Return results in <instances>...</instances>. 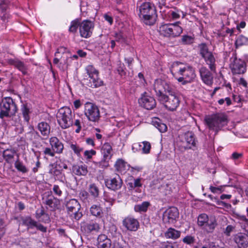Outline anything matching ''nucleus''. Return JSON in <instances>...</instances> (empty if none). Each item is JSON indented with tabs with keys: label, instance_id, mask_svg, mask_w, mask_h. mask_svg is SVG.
<instances>
[{
	"label": "nucleus",
	"instance_id": "obj_1",
	"mask_svg": "<svg viewBox=\"0 0 248 248\" xmlns=\"http://www.w3.org/2000/svg\"><path fill=\"white\" fill-rule=\"evenodd\" d=\"M170 71L172 74L181 76L177 80L179 82H183V84L191 82L195 77L194 70L191 66L178 62L173 63Z\"/></svg>",
	"mask_w": 248,
	"mask_h": 248
},
{
	"label": "nucleus",
	"instance_id": "obj_2",
	"mask_svg": "<svg viewBox=\"0 0 248 248\" xmlns=\"http://www.w3.org/2000/svg\"><path fill=\"white\" fill-rule=\"evenodd\" d=\"M139 16L146 25H153L157 18L156 9L154 5L150 2L142 3L139 7Z\"/></svg>",
	"mask_w": 248,
	"mask_h": 248
},
{
	"label": "nucleus",
	"instance_id": "obj_3",
	"mask_svg": "<svg viewBox=\"0 0 248 248\" xmlns=\"http://www.w3.org/2000/svg\"><path fill=\"white\" fill-rule=\"evenodd\" d=\"M204 121L209 129L215 131L216 134L228 124L227 117L224 114H216L206 116Z\"/></svg>",
	"mask_w": 248,
	"mask_h": 248
},
{
	"label": "nucleus",
	"instance_id": "obj_4",
	"mask_svg": "<svg viewBox=\"0 0 248 248\" xmlns=\"http://www.w3.org/2000/svg\"><path fill=\"white\" fill-rule=\"evenodd\" d=\"M57 122L62 129H66L73 125V115L71 109L67 107L60 108L56 115Z\"/></svg>",
	"mask_w": 248,
	"mask_h": 248
},
{
	"label": "nucleus",
	"instance_id": "obj_5",
	"mask_svg": "<svg viewBox=\"0 0 248 248\" xmlns=\"http://www.w3.org/2000/svg\"><path fill=\"white\" fill-rule=\"evenodd\" d=\"M17 111V107L13 99L6 97L2 99L0 103V118L9 117L14 115Z\"/></svg>",
	"mask_w": 248,
	"mask_h": 248
},
{
	"label": "nucleus",
	"instance_id": "obj_6",
	"mask_svg": "<svg viewBox=\"0 0 248 248\" xmlns=\"http://www.w3.org/2000/svg\"><path fill=\"white\" fill-rule=\"evenodd\" d=\"M180 22L173 24H166L159 27V32L164 36L168 37H175L179 36L182 32L183 30L179 26Z\"/></svg>",
	"mask_w": 248,
	"mask_h": 248
},
{
	"label": "nucleus",
	"instance_id": "obj_7",
	"mask_svg": "<svg viewBox=\"0 0 248 248\" xmlns=\"http://www.w3.org/2000/svg\"><path fill=\"white\" fill-rule=\"evenodd\" d=\"M168 94V95L161 96L158 100L164 104V107L167 109L174 111L179 106L180 100L173 91Z\"/></svg>",
	"mask_w": 248,
	"mask_h": 248
},
{
	"label": "nucleus",
	"instance_id": "obj_8",
	"mask_svg": "<svg viewBox=\"0 0 248 248\" xmlns=\"http://www.w3.org/2000/svg\"><path fill=\"white\" fill-rule=\"evenodd\" d=\"M179 142L185 150L192 149L196 146L197 141L195 140V135L192 131H187L182 133L179 136Z\"/></svg>",
	"mask_w": 248,
	"mask_h": 248
},
{
	"label": "nucleus",
	"instance_id": "obj_9",
	"mask_svg": "<svg viewBox=\"0 0 248 248\" xmlns=\"http://www.w3.org/2000/svg\"><path fill=\"white\" fill-rule=\"evenodd\" d=\"M154 87L158 100L161 96H165L167 93H169L173 91L170 84L160 79L155 80Z\"/></svg>",
	"mask_w": 248,
	"mask_h": 248
},
{
	"label": "nucleus",
	"instance_id": "obj_10",
	"mask_svg": "<svg viewBox=\"0 0 248 248\" xmlns=\"http://www.w3.org/2000/svg\"><path fill=\"white\" fill-rule=\"evenodd\" d=\"M84 113L89 121L94 122L98 121L100 117L98 107L90 102L85 104Z\"/></svg>",
	"mask_w": 248,
	"mask_h": 248
},
{
	"label": "nucleus",
	"instance_id": "obj_11",
	"mask_svg": "<svg viewBox=\"0 0 248 248\" xmlns=\"http://www.w3.org/2000/svg\"><path fill=\"white\" fill-rule=\"evenodd\" d=\"M66 206L68 214L75 219L79 220L82 217V213L79 211L80 205L77 200L71 199L67 202Z\"/></svg>",
	"mask_w": 248,
	"mask_h": 248
},
{
	"label": "nucleus",
	"instance_id": "obj_12",
	"mask_svg": "<svg viewBox=\"0 0 248 248\" xmlns=\"http://www.w3.org/2000/svg\"><path fill=\"white\" fill-rule=\"evenodd\" d=\"M230 67L233 74H242L246 71V64L244 61L237 59L236 56L230 59Z\"/></svg>",
	"mask_w": 248,
	"mask_h": 248
},
{
	"label": "nucleus",
	"instance_id": "obj_13",
	"mask_svg": "<svg viewBox=\"0 0 248 248\" xmlns=\"http://www.w3.org/2000/svg\"><path fill=\"white\" fill-rule=\"evenodd\" d=\"M105 184L108 188L115 191L122 187L123 182L120 176L115 174L113 176L106 178Z\"/></svg>",
	"mask_w": 248,
	"mask_h": 248
},
{
	"label": "nucleus",
	"instance_id": "obj_14",
	"mask_svg": "<svg viewBox=\"0 0 248 248\" xmlns=\"http://www.w3.org/2000/svg\"><path fill=\"white\" fill-rule=\"evenodd\" d=\"M94 28L93 23L88 20H83L80 23L79 33L82 37L88 38L92 34Z\"/></svg>",
	"mask_w": 248,
	"mask_h": 248
},
{
	"label": "nucleus",
	"instance_id": "obj_15",
	"mask_svg": "<svg viewBox=\"0 0 248 248\" xmlns=\"http://www.w3.org/2000/svg\"><path fill=\"white\" fill-rule=\"evenodd\" d=\"M179 215V213L176 207H170L163 213V221L165 223H173L178 218Z\"/></svg>",
	"mask_w": 248,
	"mask_h": 248
},
{
	"label": "nucleus",
	"instance_id": "obj_16",
	"mask_svg": "<svg viewBox=\"0 0 248 248\" xmlns=\"http://www.w3.org/2000/svg\"><path fill=\"white\" fill-rule=\"evenodd\" d=\"M139 103L140 106L148 110L154 108L156 105L154 97L148 95L146 93L142 94L139 99Z\"/></svg>",
	"mask_w": 248,
	"mask_h": 248
},
{
	"label": "nucleus",
	"instance_id": "obj_17",
	"mask_svg": "<svg viewBox=\"0 0 248 248\" xmlns=\"http://www.w3.org/2000/svg\"><path fill=\"white\" fill-rule=\"evenodd\" d=\"M123 226L129 231H136L140 227L138 220L131 217H127L123 220Z\"/></svg>",
	"mask_w": 248,
	"mask_h": 248
},
{
	"label": "nucleus",
	"instance_id": "obj_18",
	"mask_svg": "<svg viewBox=\"0 0 248 248\" xmlns=\"http://www.w3.org/2000/svg\"><path fill=\"white\" fill-rule=\"evenodd\" d=\"M43 200L44 203L53 210L58 208V205L60 204V201L52 195L51 192H48Z\"/></svg>",
	"mask_w": 248,
	"mask_h": 248
},
{
	"label": "nucleus",
	"instance_id": "obj_19",
	"mask_svg": "<svg viewBox=\"0 0 248 248\" xmlns=\"http://www.w3.org/2000/svg\"><path fill=\"white\" fill-rule=\"evenodd\" d=\"M234 241L238 248H246L248 247V235L242 233L234 236Z\"/></svg>",
	"mask_w": 248,
	"mask_h": 248
},
{
	"label": "nucleus",
	"instance_id": "obj_20",
	"mask_svg": "<svg viewBox=\"0 0 248 248\" xmlns=\"http://www.w3.org/2000/svg\"><path fill=\"white\" fill-rule=\"evenodd\" d=\"M200 76L203 82L207 85H211L213 81V77L211 73L205 67H202L200 69Z\"/></svg>",
	"mask_w": 248,
	"mask_h": 248
},
{
	"label": "nucleus",
	"instance_id": "obj_21",
	"mask_svg": "<svg viewBox=\"0 0 248 248\" xmlns=\"http://www.w3.org/2000/svg\"><path fill=\"white\" fill-rule=\"evenodd\" d=\"M49 143L51 147L54 149L56 154H61L62 153L64 146L63 144L58 138L52 137L49 139Z\"/></svg>",
	"mask_w": 248,
	"mask_h": 248
},
{
	"label": "nucleus",
	"instance_id": "obj_22",
	"mask_svg": "<svg viewBox=\"0 0 248 248\" xmlns=\"http://www.w3.org/2000/svg\"><path fill=\"white\" fill-rule=\"evenodd\" d=\"M9 63L14 66L18 70L21 71L23 75L28 74V67L25 63L18 59H10L9 60Z\"/></svg>",
	"mask_w": 248,
	"mask_h": 248
},
{
	"label": "nucleus",
	"instance_id": "obj_23",
	"mask_svg": "<svg viewBox=\"0 0 248 248\" xmlns=\"http://www.w3.org/2000/svg\"><path fill=\"white\" fill-rule=\"evenodd\" d=\"M111 241L105 234H100L97 238V246L98 248H110Z\"/></svg>",
	"mask_w": 248,
	"mask_h": 248
},
{
	"label": "nucleus",
	"instance_id": "obj_24",
	"mask_svg": "<svg viewBox=\"0 0 248 248\" xmlns=\"http://www.w3.org/2000/svg\"><path fill=\"white\" fill-rule=\"evenodd\" d=\"M37 129L40 131L41 134L44 137V139H47L50 133V126L48 123L45 122H41L38 124Z\"/></svg>",
	"mask_w": 248,
	"mask_h": 248
},
{
	"label": "nucleus",
	"instance_id": "obj_25",
	"mask_svg": "<svg viewBox=\"0 0 248 248\" xmlns=\"http://www.w3.org/2000/svg\"><path fill=\"white\" fill-rule=\"evenodd\" d=\"M211 71L216 73V59L212 52L203 57Z\"/></svg>",
	"mask_w": 248,
	"mask_h": 248
},
{
	"label": "nucleus",
	"instance_id": "obj_26",
	"mask_svg": "<svg viewBox=\"0 0 248 248\" xmlns=\"http://www.w3.org/2000/svg\"><path fill=\"white\" fill-rule=\"evenodd\" d=\"M112 146L110 143L106 142L103 145L101 151L103 154V158L105 161L110 159L112 156Z\"/></svg>",
	"mask_w": 248,
	"mask_h": 248
},
{
	"label": "nucleus",
	"instance_id": "obj_27",
	"mask_svg": "<svg viewBox=\"0 0 248 248\" xmlns=\"http://www.w3.org/2000/svg\"><path fill=\"white\" fill-rule=\"evenodd\" d=\"M81 228L87 233H90L93 231L98 232L100 229L99 224L95 222H90L84 224L81 226Z\"/></svg>",
	"mask_w": 248,
	"mask_h": 248
},
{
	"label": "nucleus",
	"instance_id": "obj_28",
	"mask_svg": "<svg viewBox=\"0 0 248 248\" xmlns=\"http://www.w3.org/2000/svg\"><path fill=\"white\" fill-rule=\"evenodd\" d=\"M90 80L87 85L91 88H98L103 85V81L99 78L98 75L89 77Z\"/></svg>",
	"mask_w": 248,
	"mask_h": 248
},
{
	"label": "nucleus",
	"instance_id": "obj_29",
	"mask_svg": "<svg viewBox=\"0 0 248 248\" xmlns=\"http://www.w3.org/2000/svg\"><path fill=\"white\" fill-rule=\"evenodd\" d=\"M72 171L76 175L78 176H85L88 173L87 167L86 165H74L72 167Z\"/></svg>",
	"mask_w": 248,
	"mask_h": 248
},
{
	"label": "nucleus",
	"instance_id": "obj_30",
	"mask_svg": "<svg viewBox=\"0 0 248 248\" xmlns=\"http://www.w3.org/2000/svg\"><path fill=\"white\" fill-rule=\"evenodd\" d=\"M181 232L176 230L172 228H169L165 233V235L167 238H171L172 239H176L180 237Z\"/></svg>",
	"mask_w": 248,
	"mask_h": 248
},
{
	"label": "nucleus",
	"instance_id": "obj_31",
	"mask_svg": "<svg viewBox=\"0 0 248 248\" xmlns=\"http://www.w3.org/2000/svg\"><path fill=\"white\" fill-rule=\"evenodd\" d=\"M217 221L214 217H211L204 226V229L208 232H212L217 226Z\"/></svg>",
	"mask_w": 248,
	"mask_h": 248
},
{
	"label": "nucleus",
	"instance_id": "obj_32",
	"mask_svg": "<svg viewBox=\"0 0 248 248\" xmlns=\"http://www.w3.org/2000/svg\"><path fill=\"white\" fill-rule=\"evenodd\" d=\"M92 215L98 217H101L103 215L102 208L100 204H93L90 208Z\"/></svg>",
	"mask_w": 248,
	"mask_h": 248
},
{
	"label": "nucleus",
	"instance_id": "obj_33",
	"mask_svg": "<svg viewBox=\"0 0 248 248\" xmlns=\"http://www.w3.org/2000/svg\"><path fill=\"white\" fill-rule=\"evenodd\" d=\"M15 152L11 150H6L3 152V156L6 161L8 163L13 162Z\"/></svg>",
	"mask_w": 248,
	"mask_h": 248
},
{
	"label": "nucleus",
	"instance_id": "obj_34",
	"mask_svg": "<svg viewBox=\"0 0 248 248\" xmlns=\"http://www.w3.org/2000/svg\"><path fill=\"white\" fill-rule=\"evenodd\" d=\"M21 110L25 121L28 122L30 119L29 116L31 113L30 108L27 104H23L21 106Z\"/></svg>",
	"mask_w": 248,
	"mask_h": 248
},
{
	"label": "nucleus",
	"instance_id": "obj_35",
	"mask_svg": "<svg viewBox=\"0 0 248 248\" xmlns=\"http://www.w3.org/2000/svg\"><path fill=\"white\" fill-rule=\"evenodd\" d=\"M150 203L148 202H144L141 204H137L135 206L134 209L136 212H146L150 206Z\"/></svg>",
	"mask_w": 248,
	"mask_h": 248
},
{
	"label": "nucleus",
	"instance_id": "obj_36",
	"mask_svg": "<svg viewBox=\"0 0 248 248\" xmlns=\"http://www.w3.org/2000/svg\"><path fill=\"white\" fill-rule=\"evenodd\" d=\"M198 47L199 50L200 54L202 58L211 52V51L209 50L208 46L205 43H202L199 44L198 46Z\"/></svg>",
	"mask_w": 248,
	"mask_h": 248
},
{
	"label": "nucleus",
	"instance_id": "obj_37",
	"mask_svg": "<svg viewBox=\"0 0 248 248\" xmlns=\"http://www.w3.org/2000/svg\"><path fill=\"white\" fill-rule=\"evenodd\" d=\"M22 221L23 225L28 226L30 228H32L34 226L36 225V221L30 217L22 218Z\"/></svg>",
	"mask_w": 248,
	"mask_h": 248
},
{
	"label": "nucleus",
	"instance_id": "obj_38",
	"mask_svg": "<svg viewBox=\"0 0 248 248\" xmlns=\"http://www.w3.org/2000/svg\"><path fill=\"white\" fill-rule=\"evenodd\" d=\"M89 191L91 195L95 198H97L99 195V188L94 183L89 185Z\"/></svg>",
	"mask_w": 248,
	"mask_h": 248
},
{
	"label": "nucleus",
	"instance_id": "obj_39",
	"mask_svg": "<svg viewBox=\"0 0 248 248\" xmlns=\"http://www.w3.org/2000/svg\"><path fill=\"white\" fill-rule=\"evenodd\" d=\"M15 167L19 171L23 173H27L28 171V169L22 162L19 160L18 158L15 163Z\"/></svg>",
	"mask_w": 248,
	"mask_h": 248
},
{
	"label": "nucleus",
	"instance_id": "obj_40",
	"mask_svg": "<svg viewBox=\"0 0 248 248\" xmlns=\"http://www.w3.org/2000/svg\"><path fill=\"white\" fill-rule=\"evenodd\" d=\"M7 5L1 4L0 5V12H1V18L3 21H5L9 17V15L6 12Z\"/></svg>",
	"mask_w": 248,
	"mask_h": 248
},
{
	"label": "nucleus",
	"instance_id": "obj_41",
	"mask_svg": "<svg viewBox=\"0 0 248 248\" xmlns=\"http://www.w3.org/2000/svg\"><path fill=\"white\" fill-rule=\"evenodd\" d=\"M209 218L207 215L205 214H201L199 216L198 218V225L201 227H204Z\"/></svg>",
	"mask_w": 248,
	"mask_h": 248
},
{
	"label": "nucleus",
	"instance_id": "obj_42",
	"mask_svg": "<svg viewBox=\"0 0 248 248\" xmlns=\"http://www.w3.org/2000/svg\"><path fill=\"white\" fill-rule=\"evenodd\" d=\"M236 46H241L248 45V38L243 36H239L235 41Z\"/></svg>",
	"mask_w": 248,
	"mask_h": 248
},
{
	"label": "nucleus",
	"instance_id": "obj_43",
	"mask_svg": "<svg viewBox=\"0 0 248 248\" xmlns=\"http://www.w3.org/2000/svg\"><path fill=\"white\" fill-rule=\"evenodd\" d=\"M80 23L79 20L76 19L71 22V25L69 28V31L72 33H75L77 31L78 27H79Z\"/></svg>",
	"mask_w": 248,
	"mask_h": 248
},
{
	"label": "nucleus",
	"instance_id": "obj_44",
	"mask_svg": "<svg viewBox=\"0 0 248 248\" xmlns=\"http://www.w3.org/2000/svg\"><path fill=\"white\" fill-rule=\"evenodd\" d=\"M86 71L87 74L89 75V77L92 76H94L95 75H98L99 72L98 70L95 69V68L92 65H89L86 67Z\"/></svg>",
	"mask_w": 248,
	"mask_h": 248
},
{
	"label": "nucleus",
	"instance_id": "obj_45",
	"mask_svg": "<svg viewBox=\"0 0 248 248\" xmlns=\"http://www.w3.org/2000/svg\"><path fill=\"white\" fill-rule=\"evenodd\" d=\"M194 37L187 35H183L181 39L182 42L185 45L192 44L194 42Z\"/></svg>",
	"mask_w": 248,
	"mask_h": 248
},
{
	"label": "nucleus",
	"instance_id": "obj_46",
	"mask_svg": "<svg viewBox=\"0 0 248 248\" xmlns=\"http://www.w3.org/2000/svg\"><path fill=\"white\" fill-rule=\"evenodd\" d=\"M125 161L122 159H119L115 164V167L118 171H122L125 167Z\"/></svg>",
	"mask_w": 248,
	"mask_h": 248
},
{
	"label": "nucleus",
	"instance_id": "obj_47",
	"mask_svg": "<svg viewBox=\"0 0 248 248\" xmlns=\"http://www.w3.org/2000/svg\"><path fill=\"white\" fill-rule=\"evenodd\" d=\"M50 168L49 170V173L54 176H58L61 174V171L57 169L56 165L54 164L49 165Z\"/></svg>",
	"mask_w": 248,
	"mask_h": 248
},
{
	"label": "nucleus",
	"instance_id": "obj_48",
	"mask_svg": "<svg viewBox=\"0 0 248 248\" xmlns=\"http://www.w3.org/2000/svg\"><path fill=\"white\" fill-rule=\"evenodd\" d=\"M79 197L80 200L86 203L89 202V195L86 191L81 190L79 194Z\"/></svg>",
	"mask_w": 248,
	"mask_h": 248
},
{
	"label": "nucleus",
	"instance_id": "obj_49",
	"mask_svg": "<svg viewBox=\"0 0 248 248\" xmlns=\"http://www.w3.org/2000/svg\"><path fill=\"white\" fill-rule=\"evenodd\" d=\"M43 154L46 155L54 157L55 156V154L56 153L52 148L46 147L43 151Z\"/></svg>",
	"mask_w": 248,
	"mask_h": 248
},
{
	"label": "nucleus",
	"instance_id": "obj_50",
	"mask_svg": "<svg viewBox=\"0 0 248 248\" xmlns=\"http://www.w3.org/2000/svg\"><path fill=\"white\" fill-rule=\"evenodd\" d=\"M70 147L74 153L78 155H80V153L83 150V149L80 148L77 144L71 143L70 145Z\"/></svg>",
	"mask_w": 248,
	"mask_h": 248
},
{
	"label": "nucleus",
	"instance_id": "obj_51",
	"mask_svg": "<svg viewBox=\"0 0 248 248\" xmlns=\"http://www.w3.org/2000/svg\"><path fill=\"white\" fill-rule=\"evenodd\" d=\"M142 143L143 144V147L142 148L143 153L144 154L149 153L151 149V144L150 142L145 141H143Z\"/></svg>",
	"mask_w": 248,
	"mask_h": 248
},
{
	"label": "nucleus",
	"instance_id": "obj_52",
	"mask_svg": "<svg viewBox=\"0 0 248 248\" xmlns=\"http://www.w3.org/2000/svg\"><path fill=\"white\" fill-rule=\"evenodd\" d=\"M224 186H219L218 187H215L213 186H210V190L214 193H221L224 191L223 188Z\"/></svg>",
	"mask_w": 248,
	"mask_h": 248
},
{
	"label": "nucleus",
	"instance_id": "obj_53",
	"mask_svg": "<svg viewBox=\"0 0 248 248\" xmlns=\"http://www.w3.org/2000/svg\"><path fill=\"white\" fill-rule=\"evenodd\" d=\"M6 224L3 220L0 218V239L3 236L5 232Z\"/></svg>",
	"mask_w": 248,
	"mask_h": 248
},
{
	"label": "nucleus",
	"instance_id": "obj_54",
	"mask_svg": "<svg viewBox=\"0 0 248 248\" xmlns=\"http://www.w3.org/2000/svg\"><path fill=\"white\" fill-rule=\"evenodd\" d=\"M194 237L191 235H187L183 239V242L186 244L191 245L194 243Z\"/></svg>",
	"mask_w": 248,
	"mask_h": 248
},
{
	"label": "nucleus",
	"instance_id": "obj_55",
	"mask_svg": "<svg viewBox=\"0 0 248 248\" xmlns=\"http://www.w3.org/2000/svg\"><path fill=\"white\" fill-rule=\"evenodd\" d=\"M115 37L116 42L121 43H124L125 42V39L121 32L116 33Z\"/></svg>",
	"mask_w": 248,
	"mask_h": 248
},
{
	"label": "nucleus",
	"instance_id": "obj_56",
	"mask_svg": "<svg viewBox=\"0 0 248 248\" xmlns=\"http://www.w3.org/2000/svg\"><path fill=\"white\" fill-rule=\"evenodd\" d=\"M45 212L43 207H41V208L38 209L36 211L35 217L37 219H40L45 214Z\"/></svg>",
	"mask_w": 248,
	"mask_h": 248
},
{
	"label": "nucleus",
	"instance_id": "obj_57",
	"mask_svg": "<svg viewBox=\"0 0 248 248\" xmlns=\"http://www.w3.org/2000/svg\"><path fill=\"white\" fill-rule=\"evenodd\" d=\"M52 190L55 194L57 196L59 197L62 196V192L61 188L58 185H54Z\"/></svg>",
	"mask_w": 248,
	"mask_h": 248
},
{
	"label": "nucleus",
	"instance_id": "obj_58",
	"mask_svg": "<svg viewBox=\"0 0 248 248\" xmlns=\"http://www.w3.org/2000/svg\"><path fill=\"white\" fill-rule=\"evenodd\" d=\"M96 152L93 150H86L84 152V156L87 159H91L93 155H95Z\"/></svg>",
	"mask_w": 248,
	"mask_h": 248
},
{
	"label": "nucleus",
	"instance_id": "obj_59",
	"mask_svg": "<svg viewBox=\"0 0 248 248\" xmlns=\"http://www.w3.org/2000/svg\"><path fill=\"white\" fill-rule=\"evenodd\" d=\"M117 71L119 75L121 76H124L126 74L125 71V67L124 64H120L117 68Z\"/></svg>",
	"mask_w": 248,
	"mask_h": 248
},
{
	"label": "nucleus",
	"instance_id": "obj_60",
	"mask_svg": "<svg viewBox=\"0 0 248 248\" xmlns=\"http://www.w3.org/2000/svg\"><path fill=\"white\" fill-rule=\"evenodd\" d=\"M133 183L134 188L140 187L142 186L140 178L134 179Z\"/></svg>",
	"mask_w": 248,
	"mask_h": 248
},
{
	"label": "nucleus",
	"instance_id": "obj_61",
	"mask_svg": "<svg viewBox=\"0 0 248 248\" xmlns=\"http://www.w3.org/2000/svg\"><path fill=\"white\" fill-rule=\"evenodd\" d=\"M159 248H174L171 244L168 242L161 243Z\"/></svg>",
	"mask_w": 248,
	"mask_h": 248
},
{
	"label": "nucleus",
	"instance_id": "obj_62",
	"mask_svg": "<svg viewBox=\"0 0 248 248\" xmlns=\"http://www.w3.org/2000/svg\"><path fill=\"white\" fill-rule=\"evenodd\" d=\"M40 219L42 222L45 223H49L50 221L49 216L47 213H45Z\"/></svg>",
	"mask_w": 248,
	"mask_h": 248
},
{
	"label": "nucleus",
	"instance_id": "obj_63",
	"mask_svg": "<svg viewBox=\"0 0 248 248\" xmlns=\"http://www.w3.org/2000/svg\"><path fill=\"white\" fill-rule=\"evenodd\" d=\"M153 124L156 128H158L159 126H160V124H161V120L159 119L155 118L152 121Z\"/></svg>",
	"mask_w": 248,
	"mask_h": 248
},
{
	"label": "nucleus",
	"instance_id": "obj_64",
	"mask_svg": "<svg viewBox=\"0 0 248 248\" xmlns=\"http://www.w3.org/2000/svg\"><path fill=\"white\" fill-rule=\"evenodd\" d=\"M158 130L161 133L165 132L167 130V126L165 124L161 123L160 124V126H159Z\"/></svg>",
	"mask_w": 248,
	"mask_h": 248
}]
</instances>
